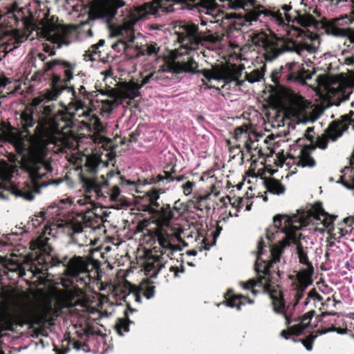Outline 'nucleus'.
Returning a JSON list of instances; mask_svg holds the SVG:
<instances>
[{
  "label": "nucleus",
  "mask_w": 354,
  "mask_h": 354,
  "mask_svg": "<svg viewBox=\"0 0 354 354\" xmlns=\"http://www.w3.org/2000/svg\"><path fill=\"white\" fill-rule=\"evenodd\" d=\"M195 185L194 182L187 181L186 183L183 185L182 187L183 189V192L185 195H189L192 192V188Z\"/></svg>",
  "instance_id": "09e8293b"
},
{
  "label": "nucleus",
  "mask_w": 354,
  "mask_h": 354,
  "mask_svg": "<svg viewBox=\"0 0 354 354\" xmlns=\"http://www.w3.org/2000/svg\"><path fill=\"white\" fill-rule=\"evenodd\" d=\"M36 120L33 117V111L26 110L20 114V124L24 132L30 134V129L32 128Z\"/></svg>",
  "instance_id": "bb28decb"
},
{
  "label": "nucleus",
  "mask_w": 354,
  "mask_h": 354,
  "mask_svg": "<svg viewBox=\"0 0 354 354\" xmlns=\"http://www.w3.org/2000/svg\"><path fill=\"white\" fill-rule=\"evenodd\" d=\"M73 29L53 23H46L41 30V35L46 40L57 45V48L68 46L71 44V35Z\"/></svg>",
  "instance_id": "f8f14e48"
},
{
  "label": "nucleus",
  "mask_w": 354,
  "mask_h": 354,
  "mask_svg": "<svg viewBox=\"0 0 354 354\" xmlns=\"http://www.w3.org/2000/svg\"><path fill=\"white\" fill-rule=\"evenodd\" d=\"M304 290H303L302 286H298L297 289L295 292L294 297L295 301L294 302L293 306L292 307L290 306H286L283 295L282 294L281 295L284 303V313H281L280 314L283 315V317H285L286 324H290L293 320V318L292 317V310L295 308V307L298 304L300 299L303 297Z\"/></svg>",
  "instance_id": "b1692460"
},
{
  "label": "nucleus",
  "mask_w": 354,
  "mask_h": 354,
  "mask_svg": "<svg viewBox=\"0 0 354 354\" xmlns=\"http://www.w3.org/2000/svg\"><path fill=\"white\" fill-rule=\"evenodd\" d=\"M54 229H55V225H45L43 229V234L32 242V249L39 250L41 252H48L50 250V246L49 244L50 238L47 237L46 235H50Z\"/></svg>",
  "instance_id": "4be33fe9"
},
{
  "label": "nucleus",
  "mask_w": 354,
  "mask_h": 354,
  "mask_svg": "<svg viewBox=\"0 0 354 354\" xmlns=\"http://www.w3.org/2000/svg\"><path fill=\"white\" fill-rule=\"evenodd\" d=\"M234 138L236 140H241L242 139L246 140L248 138L247 128L245 127H239L234 130Z\"/></svg>",
  "instance_id": "c03bdc74"
},
{
  "label": "nucleus",
  "mask_w": 354,
  "mask_h": 354,
  "mask_svg": "<svg viewBox=\"0 0 354 354\" xmlns=\"http://www.w3.org/2000/svg\"><path fill=\"white\" fill-rule=\"evenodd\" d=\"M348 30H346V29H344V28H336L334 30L333 34L335 36L345 37V36H348Z\"/></svg>",
  "instance_id": "864d4df0"
},
{
  "label": "nucleus",
  "mask_w": 354,
  "mask_h": 354,
  "mask_svg": "<svg viewBox=\"0 0 354 354\" xmlns=\"http://www.w3.org/2000/svg\"><path fill=\"white\" fill-rule=\"evenodd\" d=\"M297 51L299 55H301L304 51L313 53L315 51V48L311 44L304 43L297 48Z\"/></svg>",
  "instance_id": "49530a36"
},
{
  "label": "nucleus",
  "mask_w": 354,
  "mask_h": 354,
  "mask_svg": "<svg viewBox=\"0 0 354 354\" xmlns=\"http://www.w3.org/2000/svg\"><path fill=\"white\" fill-rule=\"evenodd\" d=\"M158 74L156 73H151L149 75L146 76L142 81V84L140 85V88L146 84H148L151 80H158Z\"/></svg>",
  "instance_id": "3c124183"
},
{
  "label": "nucleus",
  "mask_w": 354,
  "mask_h": 354,
  "mask_svg": "<svg viewBox=\"0 0 354 354\" xmlns=\"http://www.w3.org/2000/svg\"><path fill=\"white\" fill-rule=\"evenodd\" d=\"M131 322L128 319L127 313H125L124 318H120L115 324V329L120 335H123L124 333L129 331V324Z\"/></svg>",
  "instance_id": "72a5a7b5"
},
{
  "label": "nucleus",
  "mask_w": 354,
  "mask_h": 354,
  "mask_svg": "<svg viewBox=\"0 0 354 354\" xmlns=\"http://www.w3.org/2000/svg\"><path fill=\"white\" fill-rule=\"evenodd\" d=\"M75 64H71L68 62L62 61L59 59H53L52 61L44 64V71L47 72L55 68L63 70L64 77L62 82L67 83L70 82L73 77V70Z\"/></svg>",
  "instance_id": "aec40b11"
},
{
  "label": "nucleus",
  "mask_w": 354,
  "mask_h": 354,
  "mask_svg": "<svg viewBox=\"0 0 354 354\" xmlns=\"http://www.w3.org/2000/svg\"><path fill=\"white\" fill-rule=\"evenodd\" d=\"M45 212H41L39 214H36L29 222V225L32 226L33 228L38 227L44 221L45 218Z\"/></svg>",
  "instance_id": "37998d69"
},
{
  "label": "nucleus",
  "mask_w": 354,
  "mask_h": 354,
  "mask_svg": "<svg viewBox=\"0 0 354 354\" xmlns=\"http://www.w3.org/2000/svg\"><path fill=\"white\" fill-rule=\"evenodd\" d=\"M290 332L288 331H286V330H282L281 332V335L282 337H283L285 339H288L289 336L292 334L291 330H290V328L289 329Z\"/></svg>",
  "instance_id": "0e129e2a"
},
{
  "label": "nucleus",
  "mask_w": 354,
  "mask_h": 354,
  "mask_svg": "<svg viewBox=\"0 0 354 354\" xmlns=\"http://www.w3.org/2000/svg\"><path fill=\"white\" fill-rule=\"evenodd\" d=\"M88 262L82 257H73L66 264V274L71 277H76L82 274L88 276Z\"/></svg>",
  "instance_id": "a211bd4d"
},
{
  "label": "nucleus",
  "mask_w": 354,
  "mask_h": 354,
  "mask_svg": "<svg viewBox=\"0 0 354 354\" xmlns=\"http://www.w3.org/2000/svg\"><path fill=\"white\" fill-rule=\"evenodd\" d=\"M162 266L158 259H149L145 263V271L146 274L151 277H156Z\"/></svg>",
  "instance_id": "7c9ffc66"
},
{
  "label": "nucleus",
  "mask_w": 354,
  "mask_h": 354,
  "mask_svg": "<svg viewBox=\"0 0 354 354\" xmlns=\"http://www.w3.org/2000/svg\"><path fill=\"white\" fill-rule=\"evenodd\" d=\"M245 67L241 64H231L224 66H216L212 70L203 69L198 71L197 73L202 74L207 80H222L225 83H230L239 78Z\"/></svg>",
  "instance_id": "9b49d317"
},
{
  "label": "nucleus",
  "mask_w": 354,
  "mask_h": 354,
  "mask_svg": "<svg viewBox=\"0 0 354 354\" xmlns=\"http://www.w3.org/2000/svg\"><path fill=\"white\" fill-rule=\"evenodd\" d=\"M23 8H19L17 3H14L10 8L8 13L13 14L15 17L18 18L19 17L21 13L23 12Z\"/></svg>",
  "instance_id": "de8ad7c7"
},
{
  "label": "nucleus",
  "mask_w": 354,
  "mask_h": 354,
  "mask_svg": "<svg viewBox=\"0 0 354 354\" xmlns=\"http://www.w3.org/2000/svg\"><path fill=\"white\" fill-rule=\"evenodd\" d=\"M246 302L249 304H252L253 300L248 298L247 297H243L242 295H238L232 297L227 301V306L232 308H236L238 310L241 309V306L242 304H245Z\"/></svg>",
  "instance_id": "473e14b6"
},
{
  "label": "nucleus",
  "mask_w": 354,
  "mask_h": 354,
  "mask_svg": "<svg viewBox=\"0 0 354 354\" xmlns=\"http://www.w3.org/2000/svg\"><path fill=\"white\" fill-rule=\"evenodd\" d=\"M271 77L272 82L278 85L292 82L304 84L306 80L311 78L312 75L308 73L299 62H290L275 69Z\"/></svg>",
  "instance_id": "1a4fd4ad"
},
{
  "label": "nucleus",
  "mask_w": 354,
  "mask_h": 354,
  "mask_svg": "<svg viewBox=\"0 0 354 354\" xmlns=\"http://www.w3.org/2000/svg\"><path fill=\"white\" fill-rule=\"evenodd\" d=\"M345 63L347 65H353L354 64V57H348L345 59Z\"/></svg>",
  "instance_id": "69168bd1"
},
{
  "label": "nucleus",
  "mask_w": 354,
  "mask_h": 354,
  "mask_svg": "<svg viewBox=\"0 0 354 354\" xmlns=\"http://www.w3.org/2000/svg\"><path fill=\"white\" fill-rule=\"evenodd\" d=\"M140 86L134 82H124L119 88L120 96L124 99L133 100L140 95Z\"/></svg>",
  "instance_id": "5701e85b"
},
{
  "label": "nucleus",
  "mask_w": 354,
  "mask_h": 354,
  "mask_svg": "<svg viewBox=\"0 0 354 354\" xmlns=\"http://www.w3.org/2000/svg\"><path fill=\"white\" fill-rule=\"evenodd\" d=\"M308 223L305 212L301 214L292 216L278 214L273 218L272 227L267 229L266 239L268 242L273 241L276 236L284 234L283 238L279 241V248L283 249L290 244H295L297 254L301 263L306 266L312 265L308 257V248L303 247L299 241L301 234L299 230Z\"/></svg>",
  "instance_id": "20e7f679"
},
{
  "label": "nucleus",
  "mask_w": 354,
  "mask_h": 354,
  "mask_svg": "<svg viewBox=\"0 0 354 354\" xmlns=\"http://www.w3.org/2000/svg\"><path fill=\"white\" fill-rule=\"evenodd\" d=\"M343 131L337 126H330L327 133L328 139L333 141L336 140L338 138L342 136Z\"/></svg>",
  "instance_id": "79ce46f5"
},
{
  "label": "nucleus",
  "mask_w": 354,
  "mask_h": 354,
  "mask_svg": "<svg viewBox=\"0 0 354 354\" xmlns=\"http://www.w3.org/2000/svg\"><path fill=\"white\" fill-rule=\"evenodd\" d=\"M325 216H326V214H325L324 211L323 209H320L318 212L317 218L319 220H321L322 219L321 216L324 217V218H323L324 224L325 226L328 227L330 223L331 219H330V221L326 220L325 218Z\"/></svg>",
  "instance_id": "6e6d98bb"
},
{
  "label": "nucleus",
  "mask_w": 354,
  "mask_h": 354,
  "mask_svg": "<svg viewBox=\"0 0 354 354\" xmlns=\"http://www.w3.org/2000/svg\"><path fill=\"white\" fill-rule=\"evenodd\" d=\"M264 75V71L263 68L259 69H254L250 73H245V80H238L239 78H237L236 81V85L237 86H243L245 81H248V82L253 84L255 82H258L261 81Z\"/></svg>",
  "instance_id": "a878e982"
},
{
  "label": "nucleus",
  "mask_w": 354,
  "mask_h": 354,
  "mask_svg": "<svg viewBox=\"0 0 354 354\" xmlns=\"http://www.w3.org/2000/svg\"><path fill=\"white\" fill-rule=\"evenodd\" d=\"M328 145V139L319 138L317 140V147L322 149H325Z\"/></svg>",
  "instance_id": "4d7b16f0"
},
{
  "label": "nucleus",
  "mask_w": 354,
  "mask_h": 354,
  "mask_svg": "<svg viewBox=\"0 0 354 354\" xmlns=\"http://www.w3.org/2000/svg\"><path fill=\"white\" fill-rule=\"evenodd\" d=\"M245 147L248 152H251L253 149H256L257 146L254 142L249 141L246 139L245 141Z\"/></svg>",
  "instance_id": "603ef678"
},
{
  "label": "nucleus",
  "mask_w": 354,
  "mask_h": 354,
  "mask_svg": "<svg viewBox=\"0 0 354 354\" xmlns=\"http://www.w3.org/2000/svg\"><path fill=\"white\" fill-rule=\"evenodd\" d=\"M53 83L54 85H56L59 82L62 81L61 76L59 75L53 74L52 76ZM70 87H62L61 89H58L54 86V89L52 91H48L46 92L44 97H35L32 100V106H35V112L37 113V118H39L38 111L41 107L47 106L48 105H45V102L49 100H54L57 99L59 95L61 93L62 89H67L69 93L71 91L68 89ZM37 124H39V118H37Z\"/></svg>",
  "instance_id": "dca6fc26"
},
{
  "label": "nucleus",
  "mask_w": 354,
  "mask_h": 354,
  "mask_svg": "<svg viewBox=\"0 0 354 354\" xmlns=\"http://www.w3.org/2000/svg\"><path fill=\"white\" fill-rule=\"evenodd\" d=\"M173 217V212L169 208H162L160 219L162 225H168L169 223L170 222Z\"/></svg>",
  "instance_id": "a19ab883"
},
{
  "label": "nucleus",
  "mask_w": 354,
  "mask_h": 354,
  "mask_svg": "<svg viewBox=\"0 0 354 354\" xmlns=\"http://www.w3.org/2000/svg\"><path fill=\"white\" fill-rule=\"evenodd\" d=\"M185 177L183 175H180L176 177H174L171 174L168 172L164 171L163 174L158 175L153 180L154 183H160L161 181L167 180V182H171L176 180L178 182L183 181Z\"/></svg>",
  "instance_id": "e433bc0d"
},
{
  "label": "nucleus",
  "mask_w": 354,
  "mask_h": 354,
  "mask_svg": "<svg viewBox=\"0 0 354 354\" xmlns=\"http://www.w3.org/2000/svg\"><path fill=\"white\" fill-rule=\"evenodd\" d=\"M313 18L308 15L304 16L297 12V10H294L293 21L291 22L296 21L298 24L303 27H308L312 24Z\"/></svg>",
  "instance_id": "f704fd0d"
},
{
  "label": "nucleus",
  "mask_w": 354,
  "mask_h": 354,
  "mask_svg": "<svg viewBox=\"0 0 354 354\" xmlns=\"http://www.w3.org/2000/svg\"><path fill=\"white\" fill-rule=\"evenodd\" d=\"M84 334L86 335V336H89V335H93L94 332L93 330V329L91 328V327H86L84 329Z\"/></svg>",
  "instance_id": "e2e57ef3"
},
{
  "label": "nucleus",
  "mask_w": 354,
  "mask_h": 354,
  "mask_svg": "<svg viewBox=\"0 0 354 354\" xmlns=\"http://www.w3.org/2000/svg\"><path fill=\"white\" fill-rule=\"evenodd\" d=\"M261 39L266 60L271 61L284 52V42L281 39L276 37H263Z\"/></svg>",
  "instance_id": "4468645a"
},
{
  "label": "nucleus",
  "mask_w": 354,
  "mask_h": 354,
  "mask_svg": "<svg viewBox=\"0 0 354 354\" xmlns=\"http://www.w3.org/2000/svg\"><path fill=\"white\" fill-rule=\"evenodd\" d=\"M330 331H335L339 334H345L347 332L346 328H336V327H332L330 328H328L326 330L324 333L326 332H330Z\"/></svg>",
  "instance_id": "13d9d810"
},
{
  "label": "nucleus",
  "mask_w": 354,
  "mask_h": 354,
  "mask_svg": "<svg viewBox=\"0 0 354 354\" xmlns=\"http://www.w3.org/2000/svg\"><path fill=\"white\" fill-rule=\"evenodd\" d=\"M11 82L10 80L5 77H0V89L2 87L6 86L7 84H10Z\"/></svg>",
  "instance_id": "052dcab7"
},
{
  "label": "nucleus",
  "mask_w": 354,
  "mask_h": 354,
  "mask_svg": "<svg viewBox=\"0 0 354 354\" xmlns=\"http://www.w3.org/2000/svg\"><path fill=\"white\" fill-rule=\"evenodd\" d=\"M73 95V101L71 102L66 111H59L55 113V106L49 104L47 106L41 107L38 111L39 124L34 130V135L31 137L29 146L30 160L26 165V168L29 174L30 180L24 182L21 185H15L9 181H3L7 188H10L14 194L22 197L27 201L34 198V194L39 193L42 187L49 185H58L63 180H42L41 178L53 171L50 162L46 159L48 151L50 149V145H57L60 141V135L62 131L73 124V120L76 117L83 118L80 122L82 127L93 132L92 136L94 142L100 144L104 142V137L102 133L105 128L91 111L84 109L83 102L77 98L74 86L68 88Z\"/></svg>",
  "instance_id": "f257e3e1"
},
{
  "label": "nucleus",
  "mask_w": 354,
  "mask_h": 354,
  "mask_svg": "<svg viewBox=\"0 0 354 354\" xmlns=\"http://www.w3.org/2000/svg\"><path fill=\"white\" fill-rule=\"evenodd\" d=\"M271 77L272 82L278 85L292 82L304 84L306 80L311 78L312 75L308 73L299 62H290L275 69Z\"/></svg>",
  "instance_id": "6e6552de"
},
{
  "label": "nucleus",
  "mask_w": 354,
  "mask_h": 354,
  "mask_svg": "<svg viewBox=\"0 0 354 354\" xmlns=\"http://www.w3.org/2000/svg\"><path fill=\"white\" fill-rule=\"evenodd\" d=\"M306 268L301 269L297 274L298 281L300 286H302L303 290L312 284V276L314 272L313 265H307Z\"/></svg>",
  "instance_id": "393cba45"
},
{
  "label": "nucleus",
  "mask_w": 354,
  "mask_h": 354,
  "mask_svg": "<svg viewBox=\"0 0 354 354\" xmlns=\"http://www.w3.org/2000/svg\"><path fill=\"white\" fill-rule=\"evenodd\" d=\"M315 147L306 146L304 147L299 155L298 165L302 167H313L315 165V161L310 156V151L314 150Z\"/></svg>",
  "instance_id": "cd10ccee"
},
{
  "label": "nucleus",
  "mask_w": 354,
  "mask_h": 354,
  "mask_svg": "<svg viewBox=\"0 0 354 354\" xmlns=\"http://www.w3.org/2000/svg\"><path fill=\"white\" fill-rule=\"evenodd\" d=\"M138 288L148 299L153 297L155 295V286L149 284L147 282H142Z\"/></svg>",
  "instance_id": "58836bf2"
},
{
  "label": "nucleus",
  "mask_w": 354,
  "mask_h": 354,
  "mask_svg": "<svg viewBox=\"0 0 354 354\" xmlns=\"http://www.w3.org/2000/svg\"><path fill=\"white\" fill-rule=\"evenodd\" d=\"M158 244L162 249L161 252L169 256L174 251L180 250L181 248L176 245L180 237L174 234H169L163 230H159L156 232Z\"/></svg>",
  "instance_id": "2eb2a0df"
},
{
  "label": "nucleus",
  "mask_w": 354,
  "mask_h": 354,
  "mask_svg": "<svg viewBox=\"0 0 354 354\" xmlns=\"http://www.w3.org/2000/svg\"><path fill=\"white\" fill-rule=\"evenodd\" d=\"M265 245L263 241L258 243V257L255 262V270L257 273H263L256 280L250 279L247 282H241L243 289L250 290L254 295L260 292L268 293L272 299L273 310L276 313H284V303L281 298V290L278 284L281 278V274L278 272L276 274H272L271 267L273 263L278 262L281 254V248L278 245H270L272 260L269 262L263 260L261 255L263 253V249Z\"/></svg>",
  "instance_id": "7ed1b4c3"
},
{
  "label": "nucleus",
  "mask_w": 354,
  "mask_h": 354,
  "mask_svg": "<svg viewBox=\"0 0 354 354\" xmlns=\"http://www.w3.org/2000/svg\"><path fill=\"white\" fill-rule=\"evenodd\" d=\"M100 8L98 11L99 17L104 19L106 21L115 16L117 9L124 6V1L122 0H98Z\"/></svg>",
  "instance_id": "6ab92c4d"
},
{
  "label": "nucleus",
  "mask_w": 354,
  "mask_h": 354,
  "mask_svg": "<svg viewBox=\"0 0 354 354\" xmlns=\"http://www.w3.org/2000/svg\"><path fill=\"white\" fill-rule=\"evenodd\" d=\"M78 93H79V94L82 95L83 96H86V91L85 87L84 86H81L78 88Z\"/></svg>",
  "instance_id": "774afa93"
},
{
  "label": "nucleus",
  "mask_w": 354,
  "mask_h": 354,
  "mask_svg": "<svg viewBox=\"0 0 354 354\" xmlns=\"http://www.w3.org/2000/svg\"><path fill=\"white\" fill-rule=\"evenodd\" d=\"M348 37L349 38L351 43H354V30H348Z\"/></svg>",
  "instance_id": "338daca9"
},
{
  "label": "nucleus",
  "mask_w": 354,
  "mask_h": 354,
  "mask_svg": "<svg viewBox=\"0 0 354 354\" xmlns=\"http://www.w3.org/2000/svg\"><path fill=\"white\" fill-rule=\"evenodd\" d=\"M28 39L26 33L21 32L19 30H15L11 38V41L14 45V48L19 47L22 43Z\"/></svg>",
  "instance_id": "4c0bfd02"
},
{
  "label": "nucleus",
  "mask_w": 354,
  "mask_h": 354,
  "mask_svg": "<svg viewBox=\"0 0 354 354\" xmlns=\"http://www.w3.org/2000/svg\"><path fill=\"white\" fill-rule=\"evenodd\" d=\"M147 196L149 198V201L151 205H154V206L159 205L157 202L158 199L159 198V192L158 189L150 190L147 194Z\"/></svg>",
  "instance_id": "a18cd8bd"
},
{
  "label": "nucleus",
  "mask_w": 354,
  "mask_h": 354,
  "mask_svg": "<svg viewBox=\"0 0 354 354\" xmlns=\"http://www.w3.org/2000/svg\"><path fill=\"white\" fill-rule=\"evenodd\" d=\"M81 182L86 192L91 194L94 192L97 198H104L109 197V200L115 202L113 207L120 209L123 207L126 203L121 202L120 190L118 186H113L111 190L108 189V181L101 176L100 178H89L84 175L81 176Z\"/></svg>",
  "instance_id": "39448f33"
},
{
  "label": "nucleus",
  "mask_w": 354,
  "mask_h": 354,
  "mask_svg": "<svg viewBox=\"0 0 354 354\" xmlns=\"http://www.w3.org/2000/svg\"><path fill=\"white\" fill-rule=\"evenodd\" d=\"M100 218L90 209L82 210L77 215L75 221L72 224L73 233L82 232L84 227H95Z\"/></svg>",
  "instance_id": "ddd939ff"
},
{
  "label": "nucleus",
  "mask_w": 354,
  "mask_h": 354,
  "mask_svg": "<svg viewBox=\"0 0 354 354\" xmlns=\"http://www.w3.org/2000/svg\"><path fill=\"white\" fill-rule=\"evenodd\" d=\"M115 104V102L113 100H106L104 102L103 110L106 112L110 113L113 106Z\"/></svg>",
  "instance_id": "8fccbe9b"
},
{
  "label": "nucleus",
  "mask_w": 354,
  "mask_h": 354,
  "mask_svg": "<svg viewBox=\"0 0 354 354\" xmlns=\"http://www.w3.org/2000/svg\"><path fill=\"white\" fill-rule=\"evenodd\" d=\"M8 127L0 124V142L3 139ZM17 169L16 166L9 165L6 160L0 159V179L2 181H9L13 177Z\"/></svg>",
  "instance_id": "412c9836"
},
{
  "label": "nucleus",
  "mask_w": 354,
  "mask_h": 354,
  "mask_svg": "<svg viewBox=\"0 0 354 354\" xmlns=\"http://www.w3.org/2000/svg\"><path fill=\"white\" fill-rule=\"evenodd\" d=\"M307 319H306V316L303 315L300 319V322L299 324H295L290 327V330L292 333L295 335L300 334L305 328H306L310 324H306Z\"/></svg>",
  "instance_id": "ea45409f"
},
{
  "label": "nucleus",
  "mask_w": 354,
  "mask_h": 354,
  "mask_svg": "<svg viewBox=\"0 0 354 354\" xmlns=\"http://www.w3.org/2000/svg\"><path fill=\"white\" fill-rule=\"evenodd\" d=\"M188 50L183 48H176L171 51L172 59L167 63V71L180 74L198 73V63L193 57L187 54Z\"/></svg>",
  "instance_id": "9d476101"
},
{
  "label": "nucleus",
  "mask_w": 354,
  "mask_h": 354,
  "mask_svg": "<svg viewBox=\"0 0 354 354\" xmlns=\"http://www.w3.org/2000/svg\"><path fill=\"white\" fill-rule=\"evenodd\" d=\"M105 41L104 39H100L99 41L92 45L90 48L85 51L84 59L85 61H95L100 57L101 51L99 48L103 46Z\"/></svg>",
  "instance_id": "c756f323"
},
{
  "label": "nucleus",
  "mask_w": 354,
  "mask_h": 354,
  "mask_svg": "<svg viewBox=\"0 0 354 354\" xmlns=\"http://www.w3.org/2000/svg\"><path fill=\"white\" fill-rule=\"evenodd\" d=\"M268 190L274 194H282L285 192L284 186L279 181L272 180L267 185Z\"/></svg>",
  "instance_id": "c9c22d12"
},
{
  "label": "nucleus",
  "mask_w": 354,
  "mask_h": 354,
  "mask_svg": "<svg viewBox=\"0 0 354 354\" xmlns=\"http://www.w3.org/2000/svg\"><path fill=\"white\" fill-rule=\"evenodd\" d=\"M174 28L177 40L180 44L179 48L185 50H195L206 40L203 31L200 30L198 25L192 21H178Z\"/></svg>",
  "instance_id": "423d86ee"
},
{
  "label": "nucleus",
  "mask_w": 354,
  "mask_h": 354,
  "mask_svg": "<svg viewBox=\"0 0 354 354\" xmlns=\"http://www.w3.org/2000/svg\"><path fill=\"white\" fill-rule=\"evenodd\" d=\"M343 119L345 121H348L349 124H352L353 129H354V122L353 123V122H354V114L353 113H351V115H344Z\"/></svg>",
  "instance_id": "bf43d9fd"
},
{
  "label": "nucleus",
  "mask_w": 354,
  "mask_h": 354,
  "mask_svg": "<svg viewBox=\"0 0 354 354\" xmlns=\"http://www.w3.org/2000/svg\"><path fill=\"white\" fill-rule=\"evenodd\" d=\"M292 6L290 5H283L281 6V12L277 10H269L263 6L254 8L252 10L248 12L245 16V22H248V25H252L253 22L260 21H262L266 18H269L279 26H284L293 21L294 12H290Z\"/></svg>",
  "instance_id": "0eeeda50"
},
{
  "label": "nucleus",
  "mask_w": 354,
  "mask_h": 354,
  "mask_svg": "<svg viewBox=\"0 0 354 354\" xmlns=\"http://www.w3.org/2000/svg\"><path fill=\"white\" fill-rule=\"evenodd\" d=\"M308 295V297L317 299L318 301H320L322 299V296L317 292L315 289L310 290Z\"/></svg>",
  "instance_id": "5fc2aeb1"
},
{
  "label": "nucleus",
  "mask_w": 354,
  "mask_h": 354,
  "mask_svg": "<svg viewBox=\"0 0 354 354\" xmlns=\"http://www.w3.org/2000/svg\"><path fill=\"white\" fill-rule=\"evenodd\" d=\"M314 314L315 310H310L304 315L306 316V319H307L306 324H310L311 319L314 316Z\"/></svg>",
  "instance_id": "680f3d73"
},
{
  "label": "nucleus",
  "mask_w": 354,
  "mask_h": 354,
  "mask_svg": "<svg viewBox=\"0 0 354 354\" xmlns=\"http://www.w3.org/2000/svg\"><path fill=\"white\" fill-rule=\"evenodd\" d=\"M100 163V158L95 155L93 156H86L85 157V164L84 167L85 170L88 171L91 176H88L89 178H96L93 176L94 173L97 171V167ZM82 175H84L85 176L88 177L85 174L82 173L80 174V176Z\"/></svg>",
  "instance_id": "c85d7f7f"
},
{
  "label": "nucleus",
  "mask_w": 354,
  "mask_h": 354,
  "mask_svg": "<svg viewBox=\"0 0 354 354\" xmlns=\"http://www.w3.org/2000/svg\"><path fill=\"white\" fill-rule=\"evenodd\" d=\"M141 291L138 287L133 286L131 288L130 292L127 295L125 296V301L129 310L131 312L135 311V309L131 308L129 302L131 300H134L136 303L140 304L142 301V297L140 295Z\"/></svg>",
  "instance_id": "2f4dec72"
},
{
  "label": "nucleus",
  "mask_w": 354,
  "mask_h": 354,
  "mask_svg": "<svg viewBox=\"0 0 354 354\" xmlns=\"http://www.w3.org/2000/svg\"><path fill=\"white\" fill-rule=\"evenodd\" d=\"M172 2L183 3L190 10L196 9L201 14L214 16L216 15L217 3L215 0H151L145 2L132 10L123 24L114 30L115 35L120 38L111 45L114 50L125 51L131 57L156 55L160 50L156 43L145 46L134 44L136 38L133 26L140 19H148L150 15L160 16L174 10Z\"/></svg>",
  "instance_id": "f03ea898"
},
{
  "label": "nucleus",
  "mask_w": 354,
  "mask_h": 354,
  "mask_svg": "<svg viewBox=\"0 0 354 354\" xmlns=\"http://www.w3.org/2000/svg\"><path fill=\"white\" fill-rule=\"evenodd\" d=\"M290 109L294 116L304 117L312 110L311 102L301 95L292 93L289 97Z\"/></svg>",
  "instance_id": "f3484780"
}]
</instances>
